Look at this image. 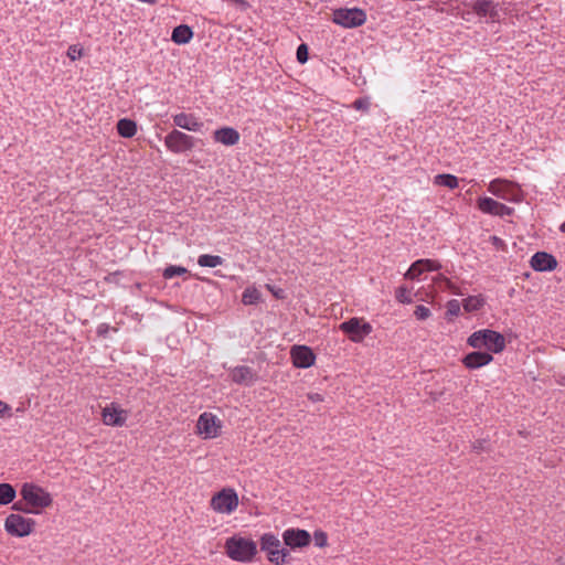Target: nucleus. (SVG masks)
<instances>
[{
    "label": "nucleus",
    "mask_w": 565,
    "mask_h": 565,
    "mask_svg": "<svg viewBox=\"0 0 565 565\" xmlns=\"http://www.w3.org/2000/svg\"><path fill=\"white\" fill-rule=\"evenodd\" d=\"M395 299L403 305H409L413 302L412 289L407 286H399L395 290Z\"/></svg>",
    "instance_id": "nucleus-29"
},
{
    "label": "nucleus",
    "mask_w": 565,
    "mask_h": 565,
    "mask_svg": "<svg viewBox=\"0 0 565 565\" xmlns=\"http://www.w3.org/2000/svg\"><path fill=\"white\" fill-rule=\"evenodd\" d=\"M163 142L171 153L186 154L195 148L198 139L180 129H172L166 135Z\"/></svg>",
    "instance_id": "nucleus-5"
},
{
    "label": "nucleus",
    "mask_w": 565,
    "mask_h": 565,
    "mask_svg": "<svg viewBox=\"0 0 565 565\" xmlns=\"http://www.w3.org/2000/svg\"><path fill=\"white\" fill-rule=\"evenodd\" d=\"M307 396H308V399L311 401L312 403L323 402V399H324L323 395L320 393H317V392L308 393Z\"/></svg>",
    "instance_id": "nucleus-42"
},
{
    "label": "nucleus",
    "mask_w": 565,
    "mask_h": 565,
    "mask_svg": "<svg viewBox=\"0 0 565 565\" xmlns=\"http://www.w3.org/2000/svg\"><path fill=\"white\" fill-rule=\"evenodd\" d=\"M315 545L318 547H324L328 544V536L323 531H316L313 533Z\"/></svg>",
    "instance_id": "nucleus-37"
},
{
    "label": "nucleus",
    "mask_w": 565,
    "mask_h": 565,
    "mask_svg": "<svg viewBox=\"0 0 565 565\" xmlns=\"http://www.w3.org/2000/svg\"><path fill=\"white\" fill-rule=\"evenodd\" d=\"M499 203L492 198L483 196L478 199L477 206L482 213L494 216L498 212Z\"/></svg>",
    "instance_id": "nucleus-23"
},
{
    "label": "nucleus",
    "mask_w": 565,
    "mask_h": 565,
    "mask_svg": "<svg viewBox=\"0 0 565 565\" xmlns=\"http://www.w3.org/2000/svg\"><path fill=\"white\" fill-rule=\"evenodd\" d=\"M488 191L504 201L518 203L522 200V191L515 182L505 179H493L488 185Z\"/></svg>",
    "instance_id": "nucleus-6"
},
{
    "label": "nucleus",
    "mask_w": 565,
    "mask_h": 565,
    "mask_svg": "<svg viewBox=\"0 0 565 565\" xmlns=\"http://www.w3.org/2000/svg\"><path fill=\"white\" fill-rule=\"evenodd\" d=\"M12 510L18 511V512L34 514L31 507L29 504H26V502L23 501V499L21 501L14 502L12 505Z\"/></svg>",
    "instance_id": "nucleus-38"
},
{
    "label": "nucleus",
    "mask_w": 565,
    "mask_h": 565,
    "mask_svg": "<svg viewBox=\"0 0 565 565\" xmlns=\"http://www.w3.org/2000/svg\"><path fill=\"white\" fill-rule=\"evenodd\" d=\"M233 1L236 2V3L243 2V0H233Z\"/></svg>",
    "instance_id": "nucleus-48"
},
{
    "label": "nucleus",
    "mask_w": 565,
    "mask_h": 565,
    "mask_svg": "<svg viewBox=\"0 0 565 565\" xmlns=\"http://www.w3.org/2000/svg\"><path fill=\"white\" fill-rule=\"evenodd\" d=\"M339 330L343 332L350 341L361 343L373 332V327L363 318L353 317L339 324Z\"/></svg>",
    "instance_id": "nucleus-7"
},
{
    "label": "nucleus",
    "mask_w": 565,
    "mask_h": 565,
    "mask_svg": "<svg viewBox=\"0 0 565 565\" xmlns=\"http://www.w3.org/2000/svg\"><path fill=\"white\" fill-rule=\"evenodd\" d=\"M282 541L290 550H297L308 546L311 542V535L306 530L290 527L284 531Z\"/></svg>",
    "instance_id": "nucleus-13"
},
{
    "label": "nucleus",
    "mask_w": 565,
    "mask_h": 565,
    "mask_svg": "<svg viewBox=\"0 0 565 565\" xmlns=\"http://www.w3.org/2000/svg\"><path fill=\"white\" fill-rule=\"evenodd\" d=\"M463 6L471 9L479 19H486L487 22L499 21V3L493 0L465 1Z\"/></svg>",
    "instance_id": "nucleus-11"
},
{
    "label": "nucleus",
    "mask_w": 565,
    "mask_h": 565,
    "mask_svg": "<svg viewBox=\"0 0 565 565\" xmlns=\"http://www.w3.org/2000/svg\"><path fill=\"white\" fill-rule=\"evenodd\" d=\"M514 213V209L513 207H510L503 203H499V206H498V212L495 213L494 216H500V217H503V216H510Z\"/></svg>",
    "instance_id": "nucleus-40"
},
{
    "label": "nucleus",
    "mask_w": 565,
    "mask_h": 565,
    "mask_svg": "<svg viewBox=\"0 0 565 565\" xmlns=\"http://www.w3.org/2000/svg\"><path fill=\"white\" fill-rule=\"evenodd\" d=\"M259 546L274 565H285L291 561L289 550L284 547L278 536L271 532H266L260 536Z\"/></svg>",
    "instance_id": "nucleus-3"
},
{
    "label": "nucleus",
    "mask_w": 565,
    "mask_h": 565,
    "mask_svg": "<svg viewBox=\"0 0 565 565\" xmlns=\"http://www.w3.org/2000/svg\"><path fill=\"white\" fill-rule=\"evenodd\" d=\"M492 239H493V243L495 245L499 244V243H502V241L499 237H497V236H493Z\"/></svg>",
    "instance_id": "nucleus-46"
},
{
    "label": "nucleus",
    "mask_w": 565,
    "mask_h": 565,
    "mask_svg": "<svg viewBox=\"0 0 565 565\" xmlns=\"http://www.w3.org/2000/svg\"><path fill=\"white\" fill-rule=\"evenodd\" d=\"M238 507V495L233 488H224L211 499V508L221 514H232Z\"/></svg>",
    "instance_id": "nucleus-9"
},
{
    "label": "nucleus",
    "mask_w": 565,
    "mask_h": 565,
    "mask_svg": "<svg viewBox=\"0 0 565 565\" xmlns=\"http://www.w3.org/2000/svg\"><path fill=\"white\" fill-rule=\"evenodd\" d=\"M352 107L355 110H362L366 111L370 107V99L369 98H358L353 102Z\"/></svg>",
    "instance_id": "nucleus-39"
},
{
    "label": "nucleus",
    "mask_w": 565,
    "mask_h": 565,
    "mask_svg": "<svg viewBox=\"0 0 565 565\" xmlns=\"http://www.w3.org/2000/svg\"><path fill=\"white\" fill-rule=\"evenodd\" d=\"M109 326L106 323H102L97 328V334L98 335H105L108 332Z\"/></svg>",
    "instance_id": "nucleus-44"
},
{
    "label": "nucleus",
    "mask_w": 565,
    "mask_h": 565,
    "mask_svg": "<svg viewBox=\"0 0 565 565\" xmlns=\"http://www.w3.org/2000/svg\"><path fill=\"white\" fill-rule=\"evenodd\" d=\"M12 408L9 404L0 399V418L11 417Z\"/></svg>",
    "instance_id": "nucleus-41"
},
{
    "label": "nucleus",
    "mask_w": 565,
    "mask_h": 565,
    "mask_svg": "<svg viewBox=\"0 0 565 565\" xmlns=\"http://www.w3.org/2000/svg\"><path fill=\"white\" fill-rule=\"evenodd\" d=\"M17 497L14 487L10 483H0V504L7 505L11 503Z\"/></svg>",
    "instance_id": "nucleus-27"
},
{
    "label": "nucleus",
    "mask_w": 565,
    "mask_h": 565,
    "mask_svg": "<svg viewBox=\"0 0 565 565\" xmlns=\"http://www.w3.org/2000/svg\"><path fill=\"white\" fill-rule=\"evenodd\" d=\"M117 132L122 138H132L137 134V124L129 118H121L116 125Z\"/></svg>",
    "instance_id": "nucleus-22"
},
{
    "label": "nucleus",
    "mask_w": 565,
    "mask_h": 565,
    "mask_svg": "<svg viewBox=\"0 0 565 565\" xmlns=\"http://www.w3.org/2000/svg\"><path fill=\"white\" fill-rule=\"evenodd\" d=\"M127 411L120 408L116 403L105 406L102 411L103 423L107 426L121 427L126 424Z\"/></svg>",
    "instance_id": "nucleus-15"
},
{
    "label": "nucleus",
    "mask_w": 565,
    "mask_h": 565,
    "mask_svg": "<svg viewBox=\"0 0 565 565\" xmlns=\"http://www.w3.org/2000/svg\"><path fill=\"white\" fill-rule=\"evenodd\" d=\"M460 313V302L456 299H451L446 305V317L448 319L457 317Z\"/></svg>",
    "instance_id": "nucleus-33"
},
{
    "label": "nucleus",
    "mask_w": 565,
    "mask_h": 565,
    "mask_svg": "<svg viewBox=\"0 0 565 565\" xmlns=\"http://www.w3.org/2000/svg\"><path fill=\"white\" fill-rule=\"evenodd\" d=\"M296 57H297V61L300 64H305L308 61V46H307V44L301 43L297 47Z\"/></svg>",
    "instance_id": "nucleus-35"
},
{
    "label": "nucleus",
    "mask_w": 565,
    "mask_h": 565,
    "mask_svg": "<svg viewBox=\"0 0 565 565\" xmlns=\"http://www.w3.org/2000/svg\"><path fill=\"white\" fill-rule=\"evenodd\" d=\"M188 273V269L183 266L169 265L163 269L162 276L164 279H172L173 277L183 276Z\"/></svg>",
    "instance_id": "nucleus-30"
},
{
    "label": "nucleus",
    "mask_w": 565,
    "mask_h": 565,
    "mask_svg": "<svg viewBox=\"0 0 565 565\" xmlns=\"http://www.w3.org/2000/svg\"><path fill=\"white\" fill-rule=\"evenodd\" d=\"M473 12L471 9L467 10V11H462L461 13V18L467 21V22H470L472 20V17H473Z\"/></svg>",
    "instance_id": "nucleus-43"
},
{
    "label": "nucleus",
    "mask_w": 565,
    "mask_h": 565,
    "mask_svg": "<svg viewBox=\"0 0 565 565\" xmlns=\"http://www.w3.org/2000/svg\"><path fill=\"white\" fill-rule=\"evenodd\" d=\"M224 258L218 255L202 254L198 257V264L201 267L214 268L223 265Z\"/></svg>",
    "instance_id": "nucleus-28"
},
{
    "label": "nucleus",
    "mask_w": 565,
    "mask_h": 565,
    "mask_svg": "<svg viewBox=\"0 0 565 565\" xmlns=\"http://www.w3.org/2000/svg\"><path fill=\"white\" fill-rule=\"evenodd\" d=\"M292 364L298 369H308L315 364L316 355L307 345H294L290 351Z\"/></svg>",
    "instance_id": "nucleus-16"
},
{
    "label": "nucleus",
    "mask_w": 565,
    "mask_h": 565,
    "mask_svg": "<svg viewBox=\"0 0 565 565\" xmlns=\"http://www.w3.org/2000/svg\"><path fill=\"white\" fill-rule=\"evenodd\" d=\"M492 360L491 353L478 350L466 354L462 363L469 370H477L488 365Z\"/></svg>",
    "instance_id": "nucleus-19"
},
{
    "label": "nucleus",
    "mask_w": 565,
    "mask_h": 565,
    "mask_svg": "<svg viewBox=\"0 0 565 565\" xmlns=\"http://www.w3.org/2000/svg\"><path fill=\"white\" fill-rule=\"evenodd\" d=\"M239 138V132L232 127H222L213 131V140L226 147L235 146Z\"/></svg>",
    "instance_id": "nucleus-20"
},
{
    "label": "nucleus",
    "mask_w": 565,
    "mask_h": 565,
    "mask_svg": "<svg viewBox=\"0 0 565 565\" xmlns=\"http://www.w3.org/2000/svg\"><path fill=\"white\" fill-rule=\"evenodd\" d=\"M226 555L236 562L249 563L257 554V544L250 539L233 535L225 541Z\"/></svg>",
    "instance_id": "nucleus-1"
},
{
    "label": "nucleus",
    "mask_w": 565,
    "mask_h": 565,
    "mask_svg": "<svg viewBox=\"0 0 565 565\" xmlns=\"http://www.w3.org/2000/svg\"><path fill=\"white\" fill-rule=\"evenodd\" d=\"M366 12L360 8H340L333 11L332 21L345 29H353L366 22Z\"/></svg>",
    "instance_id": "nucleus-8"
},
{
    "label": "nucleus",
    "mask_w": 565,
    "mask_h": 565,
    "mask_svg": "<svg viewBox=\"0 0 565 565\" xmlns=\"http://www.w3.org/2000/svg\"><path fill=\"white\" fill-rule=\"evenodd\" d=\"M221 420L212 413L204 412L199 416L196 428L204 438H215L220 435Z\"/></svg>",
    "instance_id": "nucleus-12"
},
{
    "label": "nucleus",
    "mask_w": 565,
    "mask_h": 565,
    "mask_svg": "<svg viewBox=\"0 0 565 565\" xmlns=\"http://www.w3.org/2000/svg\"><path fill=\"white\" fill-rule=\"evenodd\" d=\"M420 263L418 265H422L424 273L425 271H438L441 269V264L438 260L429 259V258H422L419 259Z\"/></svg>",
    "instance_id": "nucleus-32"
},
{
    "label": "nucleus",
    "mask_w": 565,
    "mask_h": 565,
    "mask_svg": "<svg viewBox=\"0 0 565 565\" xmlns=\"http://www.w3.org/2000/svg\"><path fill=\"white\" fill-rule=\"evenodd\" d=\"M557 264V259L546 252H536L530 259V265L535 271H552Z\"/></svg>",
    "instance_id": "nucleus-17"
},
{
    "label": "nucleus",
    "mask_w": 565,
    "mask_h": 565,
    "mask_svg": "<svg viewBox=\"0 0 565 565\" xmlns=\"http://www.w3.org/2000/svg\"><path fill=\"white\" fill-rule=\"evenodd\" d=\"M230 375L231 380L238 385L250 386L257 381L256 372L246 365L233 367Z\"/></svg>",
    "instance_id": "nucleus-18"
},
{
    "label": "nucleus",
    "mask_w": 565,
    "mask_h": 565,
    "mask_svg": "<svg viewBox=\"0 0 565 565\" xmlns=\"http://www.w3.org/2000/svg\"><path fill=\"white\" fill-rule=\"evenodd\" d=\"M260 300H262V294L256 287H254V286L247 287L243 291L242 302L245 306L257 305Z\"/></svg>",
    "instance_id": "nucleus-26"
},
{
    "label": "nucleus",
    "mask_w": 565,
    "mask_h": 565,
    "mask_svg": "<svg viewBox=\"0 0 565 565\" xmlns=\"http://www.w3.org/2000/svg\"><path fill=\"white\" fill-rule=\"evenodd\" d=\"M193 39V31L188 24H180L172 30L171 40L175 44H188Z\"/></svg>",
    "instance_id": "nucleus-21"
},
{
    "label": "nucleus",
    "mask_w": 565,
    "mask_h": 565,
    "mask_svg": "<svg viewBox=\"0 0 565 565\" xmlns=\"http://www.w3.org/2000/svg\"><path fill=\"white\" fill-rule=\"evenodd\" d=\"M434 184L452 190L458 186V178L454 174L440 173L434 177Z\"/></svg>",
    "instance_id": "nucleus-25"
},
{
    "label": "nucleus",
    "mask_w": 565,
    "mask_h": 565,
    "mask_svg": "<svg viewBox=\"0 0 565 565\" xmlns=\"http://www.w3.org/2000/svg\"><path fill=\"white\" fill-rule=\"evenodd\" d=\"M35 521L24 518L20 514H9L4 521V530L8 534L15 537H24L33 532Z\"/></svg>",
    "instance_id": "nucleus-10"
},
{
    "label": "nucleus",
    "mask_w": 565,
    "mask_h": 565,
    "mask_svg": "<svg viewBox=\"0 0 565 565\" xmlns=\"http://www.w3.org/2000/svg\"><path fill=\"white\" fill-rule=\"evenodd\" d=\"M486 303L482 295L469 296L462 300V307L467 312H475L480 310Z\"/></svg>",
    "instance_id": "nucleus-24"
},
{
    "label": "nucleus",
    "mask_w": 565,
    "mask_h": 565,
    "mask_svg": "<svg viewBox=\"0 0 565 565\" xmlns=\"http://www.w3.org/2000/svg\"><path fill=\"white\" fill-rule=\"evenodd\" d=\"M559 231H561V232H563V233H565V222L561 224V226H559Z\"/></svg>",
    "instance_id": "nucleus-47"
},
{
    "label": "nucleus",
    "mask_w": 565,
    "mask_h": 565,
    "mask_svg": "<svg viewBox=\"0 0 565 565\" xmlns=\"http://www.w3.org/2000/svg\"><path fill=\"white\" fill-rule=\"evenodd\" d=\"M414 315H415L416 319L424 321L430 317L431 312H430L429 308H427L423 305H419L416 307Z\"/></svg>",
    "instance_id": "nucleus-36"
},
{
    "label": "nucleus",
    "mask_w": 565,
    "mask_h": 565,
    "mask_svg": "<svg viewBox=\"0 0 565 565\" xmlns=\"http://www.w3.org/2000/svg\"><path fill=\"white\" fill-rule=\"evenodd\" d=\"M174 127L180 130L199 132L204 127V122L193 113H178L171 116Z\"/></svg>",
    "instance_id": "nucleus-14"
},
{
    "label": "nucleus",
    "mask_w": 565,
    "mask_h": 565,
    "mask_svg": "<svg viewBox=\"0 0 565 565\" xmlns=\"http://www.w3.org/2000/svg\"><path fill=\"white\" fill-rule=\"evenodd\" d=\"M420 263L419 259L415 260L407 271L404 274L405 279L415 280L418 279V277L424 273L422 265H418Z\"/></svg>",
    "instance_id": "nucleus-31"
},
{
    "label": "nucleus",
    "mask_w": 565,
    "mask_h": 565,
    "mask_svg": "<svg viewBox=\"0 0 565 565\" xmlns=\"http://www.w3.org/2000/svg\"><path fill=\"white\" fill-rule=\"evenodd\" d=\"M66 55L71 61H76L82 57L83 47H81L78 44H72L68 46Z\"/></svg>",
    "instance_id": "nucleus-34"
},
{
    "label": "nucleus",
    "mask_w": 565,
    "mask_h": 565,
    "mask_svg": "<svg viewBox=\"0 0 565 565\" xmlns=\"http://www.w3.org/2000/svg\"><path fill=\"white\" fill-rule=\"evenodd\" d=\"M467 344L477 350L486 348L489 353H500L505 348V339L494 330L482 329L471 333L467 339Z\"/></svg>",
    "instance_id": "nucleus-2"
},
{
    "label": "nucleus",
    "mask_w": 565,
    "mask_h": 565,
    "mask_svg": "<svg viewBox=\"0 0 565 565\" xmlns=\"http://www.w3.org/2000/svg\"><path fill=\"white\" fill-rule=\"evenodd\" d=\"M20 495L31 507L34 514H39L43 509L49 508L53 501L46 490L32 482L22 484Z\"/></svg>",
    "instance_id": "nucleus-4"
},
{
    "label": "nucleus",
    "mask_w": 565,
    "mask_h": 565,
    "mask_svg": "<svg viewBox=\"0 0 565 565\" xmlns=\"http://www.w3.org/2000/svg\"><path fill=\"white\" fill-rule=\"evenodd\" d=\"M266 287L268 288V290H270L275 297L277 298H282V290L281 289H278V290H275L270 285H266Z\"/></svg>",
    "instance_id": "nucleus-45"
}]
</instances>
